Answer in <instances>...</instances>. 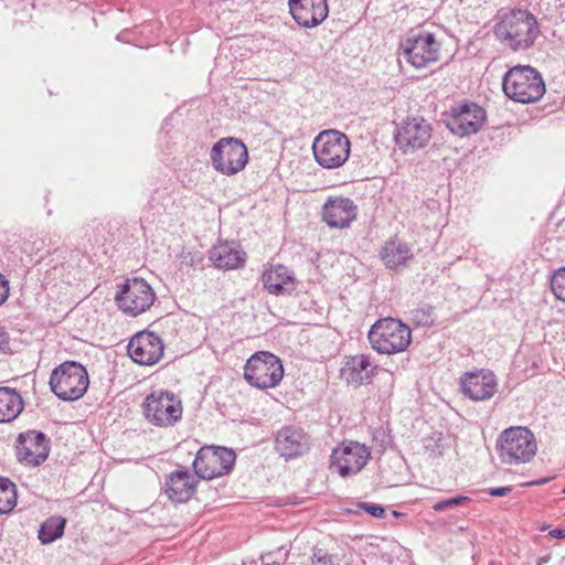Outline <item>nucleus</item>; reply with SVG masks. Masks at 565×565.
Instances as JSON below:
<instances>
[{
    "label": "nucleus",
    "mask_w": 565,
    "mask_h": 565,
    "mask_svg": "<svg viewBox=\"0 0 565 565\" xmlns=\"http://www.w3.org/2000/svg\"><path fill=\"white\" fill-rule=\"evenodd\" d=\"M495 38L514 52L533 46L540 30L536 18L523 9L503 13L493 28Z\"/></svg>",
    "instance_id": "nucleus-1"
},
{
    "label": "nucleus",
    "mask_w": 565,
    "mask_h": 565,
    "mask_svg": "<svg viewBox=\"0 0 565 565\" xmlns=\"http://www.w3.org/2000/svg\"><path fill=\"white\" fill-rule=\"evenodd\" d=\"M504 94L512 100L529 104L540 100L546 92L541 73L530 65H515L502 78Z\"/></svg>",
    "instance_id": "nucleus-2"
},
{
    "label": "nucleus",
    "mask_w": 565,
    "mask_h": 565,
    "mask_svg": "<svg viewBox=\"0 0 565 565\" xmlns=\"http://www.w3.org/2000/svg\"><path fill=\"white\" fill-rule=\"evenodd\" d=\"M495 449L502 463L518 466L530 462L537 445L533 433L523 426L504 429L498 437Z\"/></svg>",
    "instance_id": "nucleus-3"
},
{
    "label": "nucleus",
    "mask_w": 565,
    "mask_h": 565,
    "mask_svg": "<svg viewBox=\"0 0 565 565\" xmlns=\"http://www.w3.org/2000/svg\"><path fill=\"white\" fill-rule=\"evenodd\" d=\"M371 347L381 354L403 352L411 343V329L401 320L383 318L369 331Z\"/></svg>",
    "instance_id": "nucleus-4"
},
{
    "label": "nucleus",
    "mask_w": 565,
    "mask_h": 565,
    "mask_svg": "<svg viewBox=\"0 0 565 565\" xmlns=\"http://www.w3.org/2000/svg\"><path fill=\"white\" fill-rule=\"evenodd\" d=\"M89 384L86 369L78 362L66 361L55 367L50 376L51 391L62 401H77Z\"/></svg>",
    "instance_id": "nucleus-5"
},
{
    "label": "nucleus",
    "mask_w": 565,
    "mask_h": 565,
    "mask_svg": "<svg viewBox=\"0 0 565 565\" xmlns=\"http://www.w3.org/2000/svg\"><path fill=\"white\" fill-rule=\"evenodd\" d=\"M351 142L343 132L329 129L318 134L312 143L316 161L324 169L342 167L349 159Z\"/></svg>",
    "instance_id": "nucleus-6"
},
{
    "label": "nucleus",
    "mask_w": 565,
    "mask_h": 565,
    "mask_svg": "<svg viewBox=\"0 0 565 565\" xmlns=\"http://www.w3.org/2000/svg\"><path fill=\"white\" fill-rule=\"evenodd\" d=\"M284 376L281 361L270 352H257L253 354L244 366V379L260 390L277 386Z\"/></svg>",
    "instance_id": "nucleus-7"
},
{
    "label": "nucleus",
    "mask_w": 565,
    "mask_h": 565,
    "mask_svg": "<svg viewBox=\"0 0 565 565\" xmlns=\"http://www.w3.org/2000/svg\"><path fill=\"white\" fill-rule=\"evenodd\" d=\"M142 414L150 424L169 427L181 419L182 404L173 393L156 391L143 399Z\"/></svg>",
    "instance_id": "nucleus-8"
},
{
    "label": "nucleus",
    "mask_w": 565,
    "mask_h": 565,
    "mask_svg": "<svg viewBox=\"0 0 565 565\" xmlns=\"http://www.w3.org/2000/svg\"><path fill=\"white\" fill-rule=\"evenodd\" d=\"M210 159L217 172L230 177L246 167L248 150L243 141L236 138H222L212 147Z\"/></svg>",
    "instance_id": "nucleus-9"
},
{
    "label": "nucleus",
    "mask_w": 565,
    "mask_h": 565,
    "mask_svg": "<svg viewBox=\"0 0 565 565\" xmlns=\"http://www.w3.org/2000/svg\"><path fill=\"white\" fill-rule=\"evenodd\" d=\"M447 128L459 137L477 134L486 118V110L473 102H460L445 113Z\"/></svg>",
    "instance_id": "nucleus-10"
},
{
    "label": "nucleus",
    "mask_w": 565,
    "mask_h": 565,
    "mask_svg": "<svg viewBox=\"0 0 565 565\" xmlns=\"http://www.w3.org/2000/svg\"><path fill=\"white\" fill-rule=\"evenodd\" d=\"M115 299L120 310L136 317L150 309L156 294L145 279L132 278L125 281Z\"/></svg>",
    "instance_id": "nucleus-11"
},
{
    "label": "nucleus",
    "mask_w": 565,
    "mask_h": 565,
    "mask_svg": "<svg viewBox=\"0 0 565 565\" xmlns=\"http://www.w3.org/2000/svg\"><path fill=\"white\" fill-rule=\"evenodd\" d=\"M371 457L367 447L358 441L343 443L333 449L330 468L347 478L359 473Z\"/></svg>",
    "instance_id": "nucleus-12"
},
{
    "label": "nucleus",
    "mask_w": 565,
    "mask_h": 565,
    "mask_svg": "<svg viewBox=\"0 0 565 565\" xmlns=\"http://www.w3.org/2000/svg\"><path fill=\"white\" fill-rule=\"evenodd\" d=\"M50 454V439L39 430H28L19 434L15 440V456L19 462L38 467Z\"/></svg>",
    "instance_id": "nucleus-13"
},
{
    "label": "nucleus",
    "mask_w": 565,
    "mask_h": 565,
    "mask_svg": "<svg viewBox=\"0 0 565 565\" xmlns=\"http://www.w3.org/2000/svg\"><path fill=\"white\" fill-rule=\"evenodd\" d=\"M127 350L136 363L153 365L162 358L164 345L154 332L141 331L130 339Z\"/></svg>",
    "instance_id": "nucleus-14"
},
{
    "label": "nucleus",
    "mask_w": 565,
    "mask_h": 565,
    "mask_svg": "<svg viewBox=\"0 0 565 565\" xmlns=\"http://www.w3.org/2000/svg\"><path fill=\"white\" fill-rule=\"evenodd\" d=\"M356 215V204L345 196H329L321 210L323 222L331 228L349 227Z\"/></svg>",
    "instance_id": "nucleus-15"
},
{
    "label": "nucleus",
    "mask_w": 565,
    "mask_h": 565,
    "mask_svg": "<svg viewBox=\"0 0 565 565\" xmlns=\"http://www.w3.org/2000/svg\"><path fill=\"white\" fill-rule=\"evenodd\" d=\"M309 435L299 427L284 426L275 437L276 451L286 459L300 457L310 449Z\"/></svg>",
    "instance_id": "nucleus-16"
},
{
    "label": "nucleus",
    "mask_w": 565,
    "mask_h": 565,
    "mask_svg": "<svg viewBox=\"0 0 565 565\" xmlns=\"http://www.w3.org/2000/svg\"><path fill=\"white\" fill-rule=\"evenodd\" d=\"M461 391L472 401L491 398L498 387L495 375L488 370L467 372L460 379Z\"/></svg>",
    "instance_id": "nucleus-17"
},
{
    "label": "nucleus",
    "mask_w": 565,
    "mask_h": 565,
    "mask_svg": "<svg viewBox=\"0 0 565 565\" xmlns=\"http://www.w3.org/2000/svg\"><path fill=\"white\" fill-rule=\"evenodd\" d=\"M288 4L294 20L306 29L320 25L329 12L327 0H289Z\"/></svg>",
    "instance_id": "nucleus-18"
},
{
    "label": "nucleus",
    "mask_w": 565,
    "mask_h": 565,
    "mask_svg": "<svg viewBox=\"0 0 565 565\" xmlns=\"http://www.w3.org/2000/svg\"><path fill=\"white\" fill-rule=\"evenodd\" d=\"M264 288L274 296L291 295L297 288V279L291 269L281 264L271 265L263 271Z\"/></svg>",
    "instance_id": "nucleus-19"
},
{
    "label": "nucleus",
    "mask_w": 565,
    "mask_h": 565,
    "mask_svg": "<svg viewBox=\"0 0 565 565\" xmlns=\"http://www.w3.org/2000/svg\"><path fill=\"white\" fill-rule=\"evenodd\" d=\"M196 489V479L188 470H175L169 475L164 483L168 498L178 503L191 499Z\"/></svg>",
    "instance_id": "nucleus-20"
},
{
    "label": "nucleus",
    "mask_w": 565,
    "mask_h": 565,
    "mask_svg": "<svg viewBox=\"0 0 565 565\" xmlns=\"http://www.w3.org/2000/svg\"><path fill=\"white\" fill-rule=\"evenodd\" d=\"M210 259L213 264L224 270H231L244 266L245 252L236 242H225L215 245L210 250Z\"/></svg>",
    "instance_id": "nucleus-21"
},
{
    "label": "nucleus",
    "mask_w": 565,
    "mask_h": 565,
    "mask_svg": "<svg viewBox=\"0 0 565 565\" xmlns=\"http://www.w3.org/2000/svg\"><path fill=\"white\" fill-rule=\"evenodd\" d=\"M377 366L372 365L367 355L360 354L351 356L347 360L341 369V376L353 385L366 384L371 381Z\"/></svg>",
    "instance_id": "nucleus-22"
},
{
    "label": "nucleus",
    "mask_w": 565,
    "mask_h": 565,
    "mask_svg": "<svg viewBox=\"0 0 565 565\" xmlns=\"http://www.w3.org/2000/svg\"><path fill=\"white\" fill-rule=\"evenodd\" d=\"M423 121L424 118L408 119L395 135L396 143L405 153L424 147Z\"/></svg>",
    "instance_id": "nucleus-23"
},
{
    "label": "nucleus",
    "mask_w": 565,
    "mask_h": 565,
    "mask_svg": "<svg viewBox=\"0 0 565 565\" xmlns=\"http://www.w3.org/2000/svg\"><path fill=\"white\" fill-rule=\"evenodd\" d=\"M403 58L415 68L424 66V30L412 29L404 41L401 42Z\"/></svg>",
    "instance_id": "nucleus-24"
},
{
    "label": "nucleus",
    "mask_w": 565,
    "mask_h": 565,
    "mask_svg": "<svg viewBox=\"0 0 565 565\" xmlns=\"http://www.w3.org/2000/svg\"><path fill=\"white\" fill-rule=\"evenodd\" d=\"M194 472L200 479H213L223 476L218 465L214 446L202 447L193 461Z\"/></svg>",
    "instance_id": "nucleus-25"
},
{
    "label": "nucleus",
    "mask_w": 565,
    "mask_h": 565,
    "mask_svg": "<svg viewBox=\"0 0 565 565\" xmlns=\"http://www.w3.org/2000/svg\"><path fill=\"white\" fill-rule=\"evenodd\" d=\"M23 408L24 402L18 391L7 386L0 387V423L14 420Z\"/></svg>",
    "instance_id": "nucleus-26"
},
{
    "label": "nucleus",
    "mask_w": 565,
    "mask_h": 565,
    "mask_svg": "<svg viewBox=\"0 0 565 565\" xmlns=\"http://www.w3.org/2000/svg\"><path fill=\"white\" fill-rule=\"evenodd\" d=\"M380 257L386 267L394 269L406 264L412 255L406 244L394 239L384 244L380 252Z\"/></svg>",
    "instance_id": "nucleus-27"
},
{
    "label": "nucleus",
    "mask_w": 565,
    "mask_h": 565,
    "mask_svg": "<svg viewBox=\"0 0 565 565\" xmlns=\"http://www.w3.org/2000/svg\"><path fill=\"white\" fill-rule=\"evenodd\" d=\"M66 526V519L61 515H52L40 526L38 537L42 544H51L61 539Z\"/></svg>",
    "instance_id": "nucleus-28"
},
{
    "label": "nucleus",
    "mask_w": 565,
    "mask_h": 565,
    "mask_svg": "<svg viewBox=\"0 0 565 565\" xmlns=\"http://www.w3.org/2000/svg\"><path fill=\"white\" fill-rule=\"evenodd\" d=\"M450 448L451 437L440 431H434L426 438V452H428V457L430 458L443 457Z\"/></svg>",
    "instance_id": "nucleus-29"
},
{
    "label": "nucleus",
    "mask_w": 565,
    "mask_h": 565,
    "mask_svg": "<svg viewBox=\"0 0 565 565\" xmlns=\"http://www.w3.org/2000/svg\"><path fill=\"white\" fill-rule=\"evenodd\" d=\"M17 487L9 479L0 477V514L9 513L17 505Z\"/></svg>",
    "instance_id": "nucleus-30"
},
{
    "label": "nucleus",
    "mask_w": 565,
    "mask_h": 565,
    "mask_svg": "<svg viewBox=\"0 0 565 565\" xmlns=\"http://www.w3.org/2000/svg\"><path fill=\"white\" fill-rule=\"evenodd\" d=\"M214 451L217 456V465L222 475L228 473L235 462L236 455L232 449L225 447H214Z\"/></svg>",
    "instance_id": "nucleus-31"
},
{
    "label": "nucleus",
    "mask_w": 565,
    "mask_h": 565,
    "mask_svg": "<svg viewBox=\"0 0 565 565\" xmlns=\"http://www.w3.org/2000/svg\"><path fill=\"white\" fill-rule=\"evenodd\" d=\"M551 289L558 300L565 302V267L558 268L553 273Z\"/></svg>",
    "instance_id": "nucleus-32"
},
{
    "label": "nucleus",
    "mask_w": 565,
    "mask_h": 565,
    "mask_svg": "<svg viewBox=\"0 0 565 565\" xmlns=\"http://www.w3.org/2000/svg\"><path fill=\"white\" fill-rule=\"evenodd\" d=\"M468 501H470V499L468 497L457 495L454 498L438 501V502L434 503L431 507L435 511L439 512V511L454 509V508H456L462 503H466Z\"/></svg>",
    "instance_id": "nucleus-33"
},
{
    "label": "nucleus",
    "mask_w": 565,
    "mask_h": 565,
    "mask_svg": "<svg viewBox=\"0 0 565 565\" xmlns=\"http://www.w3.org/2000/svg\"><path fill=\"white\" fill-rule=\"evenodd\" d=\"M437 52L438 44L436 43L434 35L426 33V64L438 60Z\"/></svg>",
    "instance_id": "nucleus-34"
},
{
    "label": "nucleus",
    "mask_w": 565,
    "mask_h": 565,
    "mask_svg": "<svg viewBox=\"0 0 565 565\" xmlns=\"http://www.w3.org/2000/svg\"><path fill=\"white\" fill-rule=\"evenodd\" d=\"M359 507L374 518L382 519L385 515L384 508L379 504L362 502L359 504Z\"/></svg>",
    "instance_id": "nucleus-35"
},
{
    "label": "nucleus",
    "mask_w": 565,
    "mask_h": 565,
    "mask_svg": "<svg viewBox=\"0 0 565 565\" xmlns=\"http://www.w3.org/2000/svg\"><path fill=\"white\" fill-rule=\"evenodd\" d=\"M312 565H334L333 557L328 553H322V551H318L313 554Z\"/></svg>",
    "instance_id": "nucleus-36"
},
{
    "label": "nucleus",
    "mask_w": 565,
    "mask_h": 565,
    "mask_svg": "<svg viewBox=\"0 0 565 565\" xmlns=\"http://www.w3.org/2000/svg\"><path fill=\"white\" fill-rule=\"evenodd\" d=\"M9 290V280L0 274V306L8 299Z\"/></svg>",
    "instance_id": "nucleus-37"
},
{
    "label": "nucleus",
    "mask_w": 565,
    "mask_h": 565,
    "mask_svg": "<svg viewBox=\"0 0 565 565\" xmlns=\"http://www.w3.org/2000/svg\"><path fill=\"white\" fill-rule=\"evenodd\" d=\"M512 491L511 487H499V488H492L489 490V494L492 497H503L509 494Z\"/></svg>",
    "instance_id": "nucleus-38"
},
{
    "label": "nucleus",
    "mask_w": 565,
    "mask_h": 565,
    "mask_svg": "<svg viewBox=\"0 0 565 565\" xmlns=\"http://www.w3.org/2000/svg\"><path fill=\"white\" fill-rule=\"evenodd\" d=\"M8 344V334L7 332L0 328V351H2Z\"/></svg>",
    "instance_id": "nucleus-39"
},
{
    "label": "nucleus",
    "mask_w": 565,
    "mask_h": 565,
    "mask_svg": "<svg viewBox=\"0 0 565 565\" xmlns=\"http://www.w3.org/2000/svg\"><path fill=\"white\" fill-rule=\"evenodd\" d=\"M550 535L554 539H565V529H554L550 531Z\"/></svg>",
    "instance_id": "nucleus-40"
},
{
    "label": "nucleus",
    "mask_w": 565,
    "mask_h": 565,
    "mask_svg": "<svg viewBox=\"0 0 565 565\" xmlns=\"http://www.w3.org/2000/svg\"><path fill=\"white\" fill-rule=\"evenodd\" d=\"M548 480H550L548 478H543V479L531 482V484L540 486V484L546 483Z\"/></svg>",
    "instance_id": "nucleus-41"
},
{
    "label": "nucleus",
    "mask_w": 565,
    "mask_h": 565,
    "mask_svg": "<svg viewBox=\"0 0 565 565\" xmlns=\"http://www.w3.org/2000/svg\"><path fill=\"white\" fill-rule=\"evenodd\" d=\"M563 493L565 494V489L563 490Z\"/></svg>",
    "instance_id": "nucleus-42"
}]
</instances>
